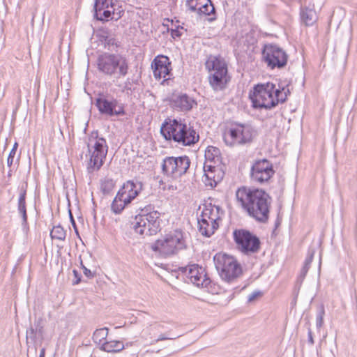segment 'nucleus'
Wrapping results in <instances>:
<instances>
[{
    "label": "nucleus",
    "instance_id": "f8f14e48",
    "mask_svg": "<svg viewBox=\"0 0 357 357\" xmlns=\"http://www.w3.org/2000/svg\"><path fill=\"white\" fill-rule=\"evenodd\" d=\"M262 59L271 69L282 68L287 63L288 55L277 45H265L262 50Z\"/></svg>",
    "mask_w": 357,
    "mask_h": 357
},
{
    "label": "nucleus",
    "instance_id": "9d476101",
    "mask_svg": "<svg viewBox=\"0 0 357 357\" xmlns=\"http://www.w3.org/2000/svg\"><path fill=\"white\" fill-rule=\"evenodd\" d=\"M255 135V130L250 126L237 124L225 131L223 139L227 146H235L250 143Z\"/></svg>",
    "mask_w": 357,
    "mask_h": 357
},
{
    "label": "nucleus",
    "instance_id": "aec40b11",
    "mask_svg": "<svg viewBox=\"0 0 357 357\" xmlns=\"http://www.w3.org/2000/svg\"><path fill=\"white\" fill-rule=\"evenodd\" d=\"M206 68L208 74L213 73H227V64L221 56L210 55L205 63Z\"/></svg>",
    "mask_w": 357,
    "mask_h": 357
},
{
    "label": "nucleus",
    "instance_id": "6ab92c4d",
    "mask_svg": "<svg viewBox=\"0 0 357 357\" xmlns=\"http://www.w3.org/2000/svg\"><path fill=\"white\" fill-rule=\"evenodd\" d=\"M151 68H153V75L156 79L164 78L165 79L167 75L169 74L170 70V62L169 59L166 56H156L151 63Z\"/></svg>",
    "mask_w": 357,
    "mask_h": 357
},
{
    "label": "nucleus",
    "instance_id": "a18cd8bd",
    "mask_svg": "<svg viewBox=\"0 0 357 357\" xmlns=\"http://www.w3.org/2000/svg\"><path fill=\"white\" fill-rule=\"evenodd\" d=\"M70 216L71 222H72V224H73V227L75 229L76 232H77V229H76V225H75V220H74V219H73V216H72L71 213H70Z\"/></svg>",
    "mask_w": 357,
    "mask_h": 357
},
{
    "label": "nucleus",
    "instance_id": "5701e85b",
    "mask_svg": "<svg viewBox=\"0 0 357 357\" xmlns=\"http://www.w3.org/2000/svg\"><path fill=\"white\" fill-rule=\"evenodd\" d=\"M207 219L209 222H216L220 219V208L211 204L204 205L202 213L199 217Z\"/></svg>",
    "mask_w": 357,
    "mask_h": 357
},
{
    "label": "nucleus",
    "instance_id": "72a5a7b5",
    "mask_svg": "<svg viewBox=\"0 0 357 357\" xmlns=\"http://www.w3.org/2000/svg\"><path fill=\"white\" fill-rule=\"evenodd\" d=\"M324 314V307L323 306H321L317 312L316 317V326L318 328H320L323 326Z\"/></svg>",
    "mask_w": 357,
    "mask_h": 357
},
{
    "label": "nucleus",
    "instance_id": "f704fd0d",
    "mask_svg": "<svg viewBox=\"0 0 357 357\" xmlns=\"http://www.w3.org/2000/svg\"><path fill=\"white\" fill-rule=\"evenodd\" d=\"M314 255V250H310L308 252L307 257H306V259L305 260L304 266L310 268V264L313 259Z\"/></svg>",
    "mask_w": 357,
    "mask_h": 357
},
{
    "label": "nucleus",
    "instance_id": "a211bd4d",
    "mask_svg": "<svg viewBox=\"0 0 357 357\" xmlns=\"http://www.w3.org/2000/svg\"><path fill=\"white\" fill-rule=\"evenodd\" d=\"M224 176V172L218 166L213 164L204 163V176L202 181L206 186L211 188L216 186Z\"/></svg>",
    "mask_w": 357,
    "mask_h": 357
},
{
    "label": "nucleus",
    "instance_id": "423d86ee",
    "mask_svg": "<svg viewBox=\"0 0 357 357\" xmlns=\"http://www.w3.org/2000/svg\"><path fill=\"white\" fill-rule=\"evenodd\" d=\"M213 261L220 278L227 283L235 282L242 274L241 265L232 256L219 252L214 256Z\"/></svg>",
    "mask_w": 357,
    "mask_h": 357
},
{
    "label": "nucleus",
    "instance_id": "9b49d317",
    "mask_svg": "<svg viewBox=\"0 0 357 357\" xmlns=\"http://www.w3.org/2000/svg\"><path fill=\"white\" fill-rule=\"evenodd\" d=\"M190 163V158L186 155L166 157L161 164L162 172L167 176L178 178L186 174Z\"/></svg>",
    "mask_w": 357,
    "mask_h": 357
},
{
    "label": "nucleus",
    "instance_id": "f257e3e1",
    "mask_svg": "<svg viewBox=\"0 0 357 357\" xmlns=\"http://www.w3.org/2000/svg\"><path fill=\"white\" fill-rule=\"evenodd\" d=\"M238 204L257 221L265 222L269 217L271 198L261 189L241 187L236 192Z\"/></svg>",
    "mask_w": 357,
    "mask_h": 357
},
{
    "label": "nucleus",
    "instance_id": "58836bf2",
    "mask_svg": "<svg viewBox=\"0 0 357 357\" xmlns=\"http://www.w3.org/2000/svg\"><path fill=\"white\" fill-rule=\"evenodd\" d=\"M81 265H82V269H83V272H84V274L88 277V278H92L93 277V274L91 273V271L88 269L86 267H85L82 262H81Z\"/></svg>",
    "mask_w": 357,
    "mask_h": 357
},
{
    "label": "nucleus",
    "instance_id": "de8ad7c7",
    "mask_svg": "<svg viewBox=\"0 0 357 357\" xmlns=\"http://www.w3.org/2000/svg\"><path fill=\"white\" fill-rule=\"evenodd\" d=\"M45 348H43V349H41V350H40L39 357H45Z\"/></svg>",
    "mask_w": 357,
    "mask_h": 357
},
{
    "label": "nucleus",
    "instance_id": "393cba45",
    "mask_svg": "<svg viewBox=\"0 0 357 357\" xmlns=\"http://www.w3.org/2000/svg\"><path fill=\"white\" fill-rule=\"evenodd\" d=\"M300 16L301 22L306 26H312L317 20V15L313 8L301 7Z\"/></svg>",
    "mask_w": 357,
    "mask_h": 357
},
{
    "label": "nucleus",
    "instance_id": "bb28decb",
    "mask_svg": "<svg viewBox=\"0 0 357 357\" xmlns=\"http://www.w3.org/2000/svg\"><path fill=\"white\" fill-rule=\"evenodd\" d=\"M220 151L214 146H208L205 151L206 161L204 163L215 165L220 162Z\"/></svg>",
    "mask_w": 357,
    "mask_h": 357
},
{
    "label": "nucleus",
    "instance_id": "20e7f679",
    "mask_svg": "<svg viewBox=\"0 0 357 357\" xmlns=\"http://www.w3.org/2000/svg\"><path fill=\"white\" fill-rule=\"evenodd\" d=\"M97 66L100 72L116 79L125 77L129 70L128 59L118 54L104 53L99 55Z\"/></svg>",
    "mask_w": 357,
    "mask_h": 357
},
{
    "label": "nucleus",
    "instance_id": "6e6552de",
    "mask_svg": "<svg viewBox=\"0 0 357 357\" xmlns=\"http://www.w3.org/2000/svg\"><path fill=\"white\" fill-rule=\"evenodd\" d=\"M185 248V237L183 232L180 229L170 231L151 245L153 250L160 252L163 256L174 255Z\"/></svg>",
    "mask_w": 357,
    "mask_h": 357
},
{
    "label": "nucleus",
    "instance_id": "0eeeda50",
    "mask_svg": "<svg viewBox=\"0 0 357 357\" xmlns=\"http://www.w3.org/2000/svg\"><path fill=\"white\" fill-rule=\"evenodd\" d=\"M142 209V213L135 216L132 227L135 233L142 236L155 235L160 230V214L156 211L146 213Z\"/></svg>",
    "mask_w": 357,
    "mask_h": 357
},
{
    "label": "nucleus",
    "instance_id": "ddd939ff",
    "mask_svg": "<svg viewBox=\"0 0 357 357\" xmlns=\"http://www.w3.org/2000/svg\"><path fill=\"white\" fill-rule=\"evenodd\" d=\"M234 238L238 249L244 254L256 253L260 248L259 239L248 231L239 229L234 231Z\"/></svg>",
    "mask_w": 357,
    "mask_h": 357
},
{
    "label": "nucleus",
    "instance_id": "c756f323",
    "mask_svg": "<svg viewBox=\"0 0 357 357\" xmlns=\"http://www.w3.org/2000/svg\"><path fill=\"white\" fill-rule=\"evenodd\" d=\"M108 335V329L107 328H102L95 331L93 335V341L98 344H102Z\"/></svg>",
    "mask_w": 357,
    "mask_h": 357
},
{
    "label": "nucleus",
    "instance_id": "37998d69",
    "mask_svg": "<svg viewBox=\"0 0 357 357\" xmlns=\"http://www.w3.org/2000/svg\"><path fill=\"white\" fill-rule=\"evenodd\" d=\"M308 341L311 344H314V340H313V337H312V331L310 330H309L308 331Z\"/></svg>",
    "mask_w": 357,
    "mask_h": 357
},
{
    "label": "nucleus",
    "instance_id": "79ce46f5",
    "mask_svg": "<svg viewBox=\"0 0 357 357\" xmlns=\"http://www.w3.org/2000/svg\"><path fill=\"white\" fill-rule=\"evenodd\" d=\"M181 33L177 29H172V36L175 38V37H179L181 36Z\"/></svg>",
    "mask_w": 357,
    "mask_h": 357
},
{
    "label": "nucleus",
    "instance_id": "7ed1b4c3",
    "mask_svg": "<svg viewBox=\"0 0 357 357\" xmlns=\"http://www.w3.org/2000/svg\"><path fill=\"white\" fill-rule=\"evenodd\" d=\"M160 132L166 139H173L183 146L193 144L199 139V135L193 128L176 119L165 122L161 126Z\"/></svg>",
    "mask_w": 357,
    "mask_h": 357
},
{
    "label": "nucleus",
    "instance_id": "c03bdc74",
    "mask_svg": "<svg viewBox=\"0 0 357 357\" xmlns=\"http://www.w3.org/2000/svg\"><path fill=\"white\" fill-rule=\"evenodd\" d=\"M70 216L71 222H72V224H73V227L75 229L76 232H77V229H76V225H75V220H74V219H73V216H72L71 213H70Z\"/></svg>",
    "mask_w": 357,
    "mask_h": 357
},
{
    "label": "nucleus",
    "instance_id": "c85d7f7f",
    "mask_svg": "<svg viewBox=\"0 0 357 357\" xmlns=\"http://www.w3.org/2000/svg\"><path fill=\"white\" fill-rule=\"evenodd\" d=\"M114 186L115 182L112 178L105 177L100 181V190L104 195H109Z\"/></svg>",
    "mask_w": 357,
    "mask_h": 357
},
{
    "label": "nucleus",
    "instance_id": "a878e982",
    "mask_svg": "<svg viewBox=\"0 0 357 357\" xmlns=\"http://www.w3.org/2000/svg\"><path fill=\"white\" fill-rule=\"evenodd\" d=\"M195 104V100L186 94L180 95L174 100V107L181 111L190 110Z\"/></svg>",
    "mask_w": 357,
    "mask_h": 357
},
{
    "label": "nucleus",
    "instance_id": "4c0bfd02",
    "mask_svg": "<svg viewBox=\"0 0 357 357\" xmlns=\"http://www.w3.org/2000/svg\"><path fill=\"white\" fill-rule=\"evenodd\" d=\"M36 335L35 330L31 327L29 329L26 331V339L34 340Z\"/></svg>",
    "mask_w": 357,
    "mask_h": 357
},
{
    "label": "nucleus",
    "instance_id": "f03ea898",
    "mask_svg": "<svg viewBox=\"0 0 357 357\" xmlns=\"http://www.w3.org/2000/svg\"><path fill=\"white\" fill-rule=\"evenodd\" d=\"M289 93L288 89L276 88L274 84L267 82L255 86L253 92L250 93V98L255 108L271 109L284 102Z\"/></svg>",
    "mask_w": 357,
    "mask_h": 357
},
{
    "label": "nucleus",
    "instance_id": "4468645a",
    "mask_svg": "<svg viewBox=\"0 0 357 357\" xmlns=\"http://www.w3.org/2000/svg\"><path fill=\"white\" fill-rule=\"evenodd\" d=\"M274 173L272 163L268 160L263 159L253 164L251 168L250 176L254 182L263 183L267 182Z\"/></svg>",
    "mask_w": 357,
    "mask_h": 357
},
{
    "label": "nucleus",
    "instance_id": "c9c22d12",
    "mask_svg": "<svg viewBox=\"0 0 357 357\" xmlns=\"http://www.w3.org/2000/svg\"><path fill=\"white\" fill-rule=\"evenodd\" d=\"M261 294L260 291H254L248 296V301L249 303L253 302L257 298L261 296Z\"/></svg>",
    "mask_w": 357,
    "mask_h": 357
},
{
    "label": "nucleus",
    "instance_id": "e433bc0d",
    "mask_svg": "<svg viewBox=\"0 0 357 357\" xmlns=\"http://www.w3.org/2000/svg\"><path fill=\"white\" fill-rule=\"evenodd\" d=\"M17 153H15V151H10L8 159H7V165L8 167H11L14 162V158L16 155Z\"/></svg>",
    "mask_w": 357,
    "mask_h": 357
},
{
    "label": "nucleus",
    "instance_id": "4be33fe9",
    "mask_svg": "<svg viewBox=\"0 0 357 357\" xmlns=\"http://www.w3.org/2000/svg\"><path fill=\"white\" fill-rule=\"evenodd\" d=\"M208 82L211 88L215 91H220L225 89L230 81V76L227 73L208 74Z\"/></svg>",
    "mask_w": 357,
    "mask_h": 357
},
{
    "label": "nucleus",
    "instance_id": "2f4dec72",
    "mask_svg": "<svg viewBox=\"0 0 357 357\" xmlns=\"http://www.w3.org/2000/svg\"><path fill=\"white\" fill-rule=\"evenodd\" d=\"M50 236L53 239L64 241L66 238V232L62 227L58 225L53 227L50 232Z\"/></svg>",
    "mask_w": 357,
    "mask_h": 357
},
{
    "label": "nucleus",
    "instance_id": "09e8293b",
    "mask_svg": "<svg viewBox=\"0 0 357 357\" xmlns=\"http://www.w3.org/2000/svg\"><path fill=\"white\" fill-rule=\"evenodd\" d=\"M73 273L75 276L77 275V271L76 270H73Z\"/></svg>",
    "mask_w": 357,
    "mask_h": 357
},
{
    "label": "nucleus",
    "instance_id": "412c9836",
    "mask_svg": "<svg viewBox=\"0 0 357 357\" xmlns=\"http://www.w3.org/2000/svg\"><path fill=\"white\" fill-rule=\"evenodd\" d=\"M26 188L22 187L20 190L19 197L17 199V212L22 219V227L24 234L29 231V226L27 222L26 204Z\"/></svg>",
    "mask_w": 357,
    "mask_h": 357
},
{
    "label": "nucleus",
    "instance_id": "39448f33",
    "mask_svg": "<svg viewBox=\"0 0 357 357\" xmlns=\"http://www.w3.org/2000/svg\"><path fill=\"white\" fill-rule=\"evenodd\" d=\"M89 157L87 169L89 173L96 172L100 169L106 158L108 146L105 138L98 136V132H92L89 138L87 144Z\"/></svg>",
    "mask_w": 357,
    "mask_h": 357
},
{
    "label": "nucleus",
    "instance_id": "1a4fd4ad",
    "mask_svg": "<svg viewBox=\"0 0 357 357\" xmlns=\"http://www.w3.org/2000/svg\"><path fill=\"white\" fill-rule=\"evenodd\" d=\"M142 190V183L139 181H128L118 191L112 205V211L119 214L125 207L136 198Z\"/></svg>",
    "mask_w": 357,
    "mask_h": 357
},
{
    "label": "nucleus",
    "instance_id": "b1692460",
    "mask_svg": "<svg viewBox=\"0 0 357 357\" xmlns=\"http://www.w3.org/2000/svg\"><path fill=\"white\" fill-rule=\"evenodd\" d=\"M199 231L202 235L209 237L214 234L218 227L216 222H209L207 219L198 218Z\"/></svg>",
    "mask_w": 357,
    "mask_h": 357
},
{
    "label": "nucleus",
    "instance_id": "2eb2a0df",
    "mask_svg": "<svg viewBox=\"0 0 357 357\" xmlns=\"http://www.w3.org/2000/svg\"><path fill=\"white\" fill-rule=\"evenodd\" d=\"M183 273L193 284L198 287L206 288L211 283V280L207 276L205 269L197 264H192L183 268Z\"/></svg>",
    "mask_w": 357,
    "mask_h": 357
},
{
    "label": "nucleus",
    "instance_id": "cd10ccee",
    "mask_svg": "<svg viewBox=\"0 0 357 357\" xmlns=\"http://www.w3.org/2000/svg\"><path fill=\"white\" fill-rule=\"evenodd\" d=\"M124 349V344L121 341L111 340L104 342L101 346L100 349L106 352H119Z\"/></svg>",
    "mask_w": 357,
    "mask_h": 357
},
{
    "label": "nucleus",
    "instance_id": "f3484780",
    "mask_svg": "<svg viewBox=\"0 0 357 357\" xmlns=\"http://www.w3.org/2000/svg\"><path fill=\"white\" fill-rule=\"evenodd\" d=\"M115 5L112 0H96L94 4L95 16L98 20H108L110 19H118L120 17V13H116Z\"/></svg>",
    "mask_w": 357,
    "mask_h": 357
},
{
    "label": "nucleus",
    "instance_id": "a19ab883",
    "mask_svg": "<svg viewBox=\"0 0 357 357\" xmlns=\"http://www.w3.org/2000/svg\"><path fill=\"white\" fill-rule=\"evenodd\" d=\"M176 337H167L165 336V335H160L158 339L156 340V342H159V341H162V340H174L175 339Z\"/></svg>",
    "mask_w": 357,
    "mask_h": 357
},
{
    "label": "nucleus",
    "instance_id": "ea45409f",
    "mask_svg": "<svg viewBox=\"0 0 357 357\" xmlns=\"http://www.w3.org/2000/svg\"><path fill=\"white\" fill-rule=\"evenodd\" d=\"M309 268H310L309 267L303 266V267L302 268L301 271L300 278L303 279L305 278V276L306 275Z\"/></svg>",
    "mask_w": 357,
    "mask_h": 357
},
{
    "label": "nucleus",
    "instance_id": "49530a36",
    "mask_svg": "<svg viewBox=\"0 0 357 357\" xmlns=\"http://www.w3.org/2000/svg\"><path fill=\"white\" fill-rule=\"evenodd\" d=\"M17 147H18V144L17 142H15L14 144H13V146L11 149L10 151H15V153H17Z\"/></svg>",
    "mask_w": 357,
    "mask_h": 357
},
{
    "label": "nucleus",
    "instance_id": "473e14b6",
    "mask_svg": "<svg viewBox=\"0 0 357 357\" xmlns=\"http://www.w3.org/2000/svg\"><path fill=\"white\" fill-rule=\"evenodd\" d=\"M202 0H187L186 6L192 12H195L198 14L202 8Z\"/></svg>",
    "mask_w": 357,
    "mask_h": 357
},
{
    "label": "nucleus",
    "instance_id": "7c9ffc66",
    "mask_svg": "<svg viewBox=\"0 0 357 357\" xmlns=\"http://www.w3.org/2000/svg\"><path fill=\"white\" fill-rule=\"evenodd\" d=\"M202 3V7L199 12L198 13V15H210L211 14L214 13L215 12V8L213 5L212 4L211 0H202L201 2Z\"/></svg>",
    "mask_w": 357,
    "mask_h": 357
},
{
    "label": "nucleus",
    "instance_id": "dca6fc26",
    "mask_svg": "<svg viewBox=\"0 0 357 357\" xmlns=\"http://www.w3.org/2000/svg\"><path fill=\"white\" fill-rule=\"evenodd\" d=\"M96 105L102 114L109 116L123 115L125 111L123 107L119 105L117 100L114 98H108L106 96H100L96 99Z\"/></svg>",
    "mask_w": 357,
    "mask_h": 357
}]
</instances>
